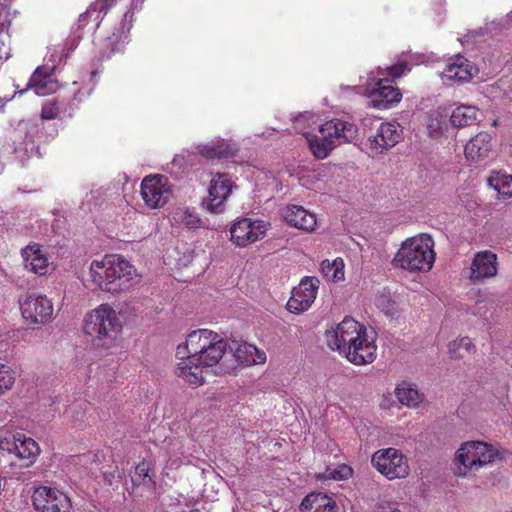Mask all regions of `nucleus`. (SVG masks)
<instances>
[{
  "mask_svg": "<svg viewBox=\"0 0 512 512\" xmlns=\"http://www.w3.org/2000/svg\"><path fill=\"white\" fill-rule=\"evenodd\" d=\"M497 260V255L490 250L475 253L468 268V279L472 283H482L495 277L498 273Z\"/></svg>",
  "mask_w": 512,
  "mask_h": 512,
  "instance_id": "nucleus-19",
  "label": "nucleus"
},
{
  "mask_svg": "<svg viewBox=\"0 0 512 512\" xmlns=\"http://www.w3.org/2000/svg\"><path fill=\"white\" fill-rule=\"evenodd\" d=\"M268 131H269L268 135H271L274 132V129H269Z\"/></svg>",
  "mask_w": 512,
  "mask_h": 512,
  "instance_id": "nucleus-48",
  "label": "nucleus"
},
{
  "mask_svg": "<svg viewBox=\"0 0 512 512\" xmlns=\"http://www.w3.org/2000/svg\"><path fill=\"white\" fill-rule=\"evenodd\" d=\"M25 127L26 125L19 124L18 131L14 133L11 139L0 138V173L3 170L5 161L15 158L23 162L25 157H29L34 151L35 145L33 142H25L23 147L22 144L16 146V141L20 138V134Z\"/></svg>",
  "mask_w": 512,
  "mask_h": 512,
  "instance_id": "nucleus-22",
  "label": "nucleus"
},
{
  "mask_svg": "<svg viewBox=\"0 0 512 512\" xmlns=\"http://www.w3.org/2000/svg\"><path fill=\"white\" fill-rule=\"evenodd\" d=\"M269 223L259 219L242 218L230 229L231 240L239 247H246L264 238Z\"/></svg>",
  "mask_w": 512,
  "mask_h": 512,
  "instance_id": "nucleus-15",
  "label": "nucleus"
},
{
  "mask_svg": "<svg viewBox=\"0 0 512 512\" xmlns=\"http://www.w3.org/2000/svg\"><path fill=\"white\" fill-rule=\"evenodd\" d=\"M378 512H404L398 503L382 502L378 506Z\"/></svg>",
  "mask_w": 512,
  "mask_h": 512,
  "instance_id": "nucleus-44",
  "label": "nucleus"
},
{
  "mask_svg": "<svg viewBox=\"0 0 512 512\" xmlns=\"http://www.w3.org/2000/svg\"><path fill=\"white\" fill-rule=\"evenodd\" d=\"M352 470L349 466L341 465L337 468H327L325 473L322 475V478L325 479H334V480H344L351 476Z\"/></svg>",
  "mask_w": 512,
  "mask_h": 512,
  "instance_id": "nucleus-42",
  "label": "nucleus"
},
{
  "mask_svg": "<svg viewBox=\"0 0 512 512\" xmlns=\"http://www.w3.org/2000/svg\"><path fill=\"white\" fill-rule=\"evenodd\" d=\"M32 503L37 512H68L71 507L70 499L65 493L47 486L34 490Z\"/></svg>",
  "mask_w": 512,
  "mask_h": 512,
  "instance_id": "nucleus-14",
  "label": "nucleus"
},
{
  "mask_svg": "<svg viewBox=\"0 0 512 512\" xmlns=\"http://www.w3.org/2000/svg\"><path fill=\"white\" fill-rule=\"evenodd\" d=\"M491 150V136L486 132L472 137L465 146V156L472 161L485 158Z\"/></svg>",
  "mask_w": 512,
  "mask_h": 512,
  "instance_id": "nucleus-28",
  "label": "nucleus"
},
{
  "mask_svg": "<svg viewBox=\"0 0 512 512\" xmlns=\"http://www.w3.org/2000/svg\"><path fill=\"white\" fill-rule=\"evenodd\" d=\"M474 348L472 340L469 337H462L449 343L448 351L453 358H463L465 354L470 353Z\"/></svg>",
  "mask_w": 512,
  "mask_h": 512,
  "instance_id": "nucleus-38",
  "label": "nucleus"
},
{
  "mask_svg": "<svg viewBox=\"0 0 512 512\" xmlns=\"http://www.w3.org/2000/svg\"><path fill=\"white\" fill-rule=\"evenodd\" d=\"M59 113L58 106L53 102H47L42 106L41 117L42 119L51 120L55 119Z\"/></svg>",
  "mask_w": 512,
  "mask_h": 512,
  "instance_id": "nucleus-43",
  "label": "nucleus"
},
{
  "mask_svg": "<svg viewBox=\"0 0 512 512\" xmlns=\"http://www.w3.org/2000/svg\"><path fill=\"white\" fill-rule=\"evenodd\" d=\"M344 264L341 259H335L330 262L329 260H324L321 263V271L324 277L330 281H339L344 278Z\"/></svg>",
  "mask_w": 512,
  "mask_h": 512,
  "instance_id": "nucleus-36",
  "label": "nucleus"
},
{
  "mask_svg": "<svg viewBox=\"0 0 512 512\" xmlns=\"http://www.w3.org/2000/svg\"><path fill=\"white\" fill-rule=\"evenodd\" d=\"M395 395L401 404L410 408L417 407L424 399L416 385L408 382L399 384L395 389Z\"/></svg>",
  "mask_w": 512,
  "mask_h": 512,
  "instance_id": "nucleus-30",
  "label": "nucleus"
},
{
  "mask_svg": "<svg viewBox=\"0 0 512 512\" xmlns=\"http://www.w3.org/2000/svg\"><path fill=\"white\" fill-rule=\"evenodd\" d=\"M375 304L386 316L394 317L398 313L395 300L390 293H381L376 297Z\"/></svg>",
  "mask_w": 512,
  "mask_h": 512,
  "instance_id": "nucleus-39",
  "label": "nucleus"
},
{
  "mask_svg": "<svg viewBox=\"0 0 512 512\" xmlns=\"http://www.w3.org/2000/svg\"><path fill=\"white\" fill-rule=\"evenodd\" d=\"M355 87H356V86H353V87H350V86L342 87V90H345V89H347V90H354L357 94H359V93H358V90H357V89H355Z\"/></svg>",
  "mask_w": 512,
  "mask_h": 512,
  "instance_id": "nucleus-45",
  "label": "nucleus"
},
{
  "mask_svg": "<svg viewBox=\"0 0 512 512\" xmlns=\"http://www.w3.org/2000/svg\"><path fill=\"white\" fill-rule=\"evenodd\" d=\"M195 151L207 159H227L234 157L238 153L239 147L232 141L215 138L207 143L195 145Z\"/></svg>",
  "mask_w": 512,
  "mask_h": 512,
  "instance_id": "nucleus-24",
  "label": "nucleus"
},
{
  "mask_svg": "<svg viewBox=\"0 0 512 512\" xmlns=\"http://www.w3.org/2000/svg\"><path fill=\"white\" fill-rule=\"evenodd\" d=\"M83 330L95 340L107 344L117 338L122 324L117 312L109 304H101L86 314Z\"/></svg>",
  "mask_w": 512,
  "mask_h": 512,
  "instance_id": "nucleus-7",
  "label": "nucleus"
},
{
  "mask_svg": "<svg viewBox=\"0 0 512 512\" xmlns=\"http://www.w3.org/2000/svg\"><path fill=\"white\" fill-rule=\"evenodd\" d=\"M447 126V113L441 109L430 113L427 122V129L431 137L436 138L443 133Z\"/></svg>",
  "mask_w": 512,
  "mask_h": 512,
  "instance_id": "nucleus-35",
  "label": "nucleus"
},
{
  "mask_svg": "<svg viewBox=\"0 0 512 512\" xmlns=\"http://www.w3.org/2000/svg\"><path fill=\"white\" fill-rule=\"evenodd\" d=\"M10 56V36L8 34V21L6 3L0 2V61Z\"/></svg>",
  "mask_w": 512,
  "mask_h": 512,
  "instance_id": "nucleus-34",
  "label": "nucleus"
},
{
  "mask_svg": "<svg viewBox=\"0 0 512 512\" xmlns=\"http://www.w3.org/2000/svg\"><path fill=\"white\" fill-rule=\"evenodd\" d=\"M138 278L137 270L125 258L107 254L91 261L89 281L104 292L118 294L129 290Z\"/></svg>",
  "mask_w": 512,
  "mask_h": 512,
  "instance_id": "nucleus-3",
  "label": "nucleus"
},
{
  "mask_svg": "<svg viewBox=\"0 0 512 512\" xmlns=\"http://www.w3.org/2000/svg\"><path fill=\"white\" fill-rule=\"evenodd\" d=\"M434 241L420 234L404 241L394 257L396 266L408 271L428 272L435 262Z\"/></svg>",
  "mask_w": 512,
  "mask_h": 512,
  "instance_id": "nucleus-6",
  "label": "nucleus"
},
{
  "mask_svg": "<svg viewBox=\"0 0 512 512\" xmlns=\"http://www.w3.org/2000/svg\"><path fill=\"white\" fill-rule=\"evenodd\" d=\"M477 115L478 109L475 106L460 105L453 110L450 122L457 128L469 126L476 122Z\"/></svg>",
  "mask_w": 512,
  "mask_h": 512,
  "instance_id": "nucleus-31",
  "label": "nucleus"
},
{
  "mask_svg": "<svg viewBox=\"0 0 512 512\" xmlns=\"http://www.w3.org/2000/svg\"><path fill=\"white\" fill-rule=\"evenodd\" d=\"M15 380V371L10 366L0 363V396L13 387Z\"/></svg>",
  "mask_w": 512,
  "mask_h": 512,
  "instance_id": "nucleus-40",
  "label": "nucleus"
},
{
  "mask_svg": "<svg viewBox=\"0 0 512 512\" xmlns=\"http://www.w3.org/2000/svg\"><path fill=\"white\" fill-rule=\"evenodd\" d=\"M54 68L38 67L31 75L28 88L33 89L38 96H46L54 93L57 88V81L53 76Z\"/></svg>",
  "mask_w": 512,
  "mask_h": 512,
  "instance_id": "nucleus-26",
  "label": "nucleus"
},
{
  "mask_svg": "<svg viewBox=\"0 0 512 512\" xmlns=\"http://www.w3.org/2000/svg\"><path fill=\"white\" fill-rule=\"evenodd\" d=\"M477 68L464 56L458 54L450 58L441 73L444 82L464 83L472 79Z\"/></svg>",
  "mask_w": 512,
  "mask_h": 512,
  "instance_id": "nucleus-23",
  "label": "nucleus"
},
{
  "mask_svg": "<svg viewBox=\"0 0 512 512\" xmlns=\"http://www.w3.org/2000/svg\"><path fill=\"white\" fill-rule=\"evenodd\" d=\"M233 356L237 362L245 365L262 364L266 361L265 352L249 343L238 344L233 350Z\"/></svg>",
  "mask_w": 512,
  "mask_h": 512,
  "instance_id": "nucleus-29",
  "label": "nucleus"
},
{
  "mask_svg": "<svg viewBox=\"0 0 512 512\" xmlns=\"http://www.w3.org/2000/svg\"><path fill=\"white\" fill-rule=\"evenodd\" d=\"M402 133L398 123L381 122L375 132L368 136L367 150L370 156L376 157L394 147L401 139Z\"/></svg>",
  "mask_w": 512,
  "mask_h": 512,
  "instance_id": "nucleus-12",
  "label": "nucleus"
},
{
  "mask_svg": "<svg viewBox=\"0 0 512 512\" xmlns=\"http://www.w3.org/2000/svg\"><path fill=\"white\" fill-rule=\"evenodd\" d=\"M22 317L28 324H46L52 321L54 307L45 295L30 294L20 302Z\"/></svg>",
  "mask_w": 512,
  "mask_h": 512,
  "instance_id": "nucleus-13",
  "label": "nucleus"
},
{
  "mask_svg": "<svg viewBox=\"0 0 512 512\" xmlns=\"http://www.w3.org/2000/svg\"><path fill=\"white\" fill-rule=\"evenodd\" d=\"M176 357L179 360L175 366V374L190 386L198 387L204 383L203 372L207 369L199 361L193 360L194 356L188 352L178 354L176 348Z\"/></svg>",
  "mask_w": 512,
  "mask_h": 512,
  "instance_id": "nucleus-21",
  "label": "nucleus"
},
{
  "mask_svg": "<svg viewBox=\"0 0 512 512\" xmlns=\"http://www.w3.org/2000/svg\"><path fill=\"white\" fill-rule=\"evenodd\" d=\"M301 512H338V507L331 497L323 493H311L300 504Z\"/></svg>",
  "mask_w": 512,
  "mask_h": 512,
  "instance_id": "nucleus-27",
  "label": "nucleus"
},
{
  "mask_svg": "<svg viewBox=\"0 0 512 512\" xmlns=\"http://www.w3.org/2000/svg\"><path fill=\"white\" fill-rule=\"evenodd\" d=\"M320 281L314 276H305L299 285L292 290V295L287 302V309L291 313L300 314L307 311L314 303Z\"/></svg>",
  "mask_w": 512,
  "mask_h": 512,
  "instance_id": "nucleus-16",
  "label": "nucleus"
},
{
  "mask_svg": "<svg viewBox=\"0 0 512 512\" xmlns=\"http://www.w3.org/2000/svg\"><path fill=\"white\" fill-rule=\"evenodd\" d=\"M372 466L386 479H402L409 475L407 457L398 449L389 447L379 449L371 457Z\"/></svg>",
  "mask_w": 512,
  "mask_h": 512,
  "instance_id": "nucleus-10",
  "label": "nucleus"
},
{
  "mask_svg": "<svg viewBox=\"0 0 512 512\" xmlns=\"http://www.w3.org/2000/svg\"><path fill=\"white\" fill-rule=\"evenodd\" d=\"M326 342L355 365L372 363L376 358L375 335L351 317H345L335 328L326 331Z\"/></svg>",
  "mask_w": 512,
  "mask_h": 512,
  "instance_id": "nucleus-1",
  "label": "nucleus"
},
{
  "mask_svg": "<svg viewBox=\"0 0 512 512\" xmlns=\"http://www.w3.org/2000/svg\"><path fill=\"white\" fill-rule=\"evenodd\" d=\"M506 22H511L512 24V12L506 16Z\"/></svg>",
  "mask_w": 512,
  "mask_h": 512,
  "instance_id": "nucleus-46",
  "label": "nucleus"
},
{
  "mask_svg": "<svg viewBox=\"0 0 512 512\" xmlns=\"http://www.w3.org/2000/svg\"><path fill=\"white\" fill-rule=\"evenodd\" d=\"M295 129L302 133L309 144L312 154L318 159H325L337 144L353 141L358 132L357 126L341 119H332L318 125V134L314 135L305 131L304 124L308 126L317 124V118L313 113L305 112L294 120Z\"/></svg>",
  "mask_w": 512,
  "mask_h": 512,
  "instance_id": "nucleus-2",
  "label": "nucleus"
},
{
  "mask_svg": "<svg viewBox=\"0 0 512 512\" xmlns=\"http://www.w3.org/2000/svg\"><path fill=\"white\" fill-rule=\"evenodd\" d=\"M236 187L230 174L225 172L212 174L208 186V195L202 201L203 208L212 214L224 213L226 201Z\"/></svg>",
  "mask_w": 512,
  "mask_h": 512,
  "instance_id": "nucleus-11",
  "label": "nucleus"
},
{
  "mask_svg": "<svg viewBox=\"0 0 512 512\" xmlns=\"http://www.w3.org/2000/svg\"><path fill=\"white\" fill-rule=\"evenodd\" d=\"M498 457V450L485 442L467 441L461 444L455 454V474L466 476L472 470L492 463Z\"/></svg>",
  "mask_w": 512,
  "mask_h": 512,
  "instance_id": "nucleus-8",
  "label": "nucleus"
},
{
  "mask_svg": "<svg viewBox=\"0 0 512 512\" xmlns=\"http://www.w3.org/2000/svg\"><path fill=\"white\" fill-rule=\"evenodd\" d=\"M410 71L404 61L384 69L378 67L370 72L364 85H356L355 89L359 94L366 95L371 99L374 108L389 109L402 99V93L397 87L389 83Z\"/></svg>",
  "mask_w": 512,
  "mask_h": 512,
  "instance_id": "nucleus-4",
  "label": "nucleus"
},
{
  "mask_svg": "<svg viewBox=\"0 0 512 512\" xmlns=\"http://www.w3.org/2000/svg\"><path fill=\"white\" fill-rule=\"evenodd\" d=\"M0 449L14 453L20 460L27 461L26 466L32 464L40 453L37 442L21 433L8 436L0 434Z\"/></svg>",
  "mask_w": 512,
  "mask_h": 512,
  "instance_id": "nucleus-18",
  "label": "nucleus"
},
{
  "mask_svg": "<svg viewBox=\"0 0 512 512\" xmlns=\"http://www.w3.org/2000/svg\"><path fill=\"white\" fill-rule=\"evenodd\" d=\"M489 186L494 189L500 197H512V176L502 172L493 171L488 178Z\"/></svg>",
  "mask_w": 512,
  "mask_h": 512,
  "instance_id": "nucleus-32",
  "label": "nucleus"
},
{
  "mask_svg": "<svg viewBox=\"0 0 512 512\" xmlns=\"http://www.w3.org/2000/svg\"><path fill=\"white\" fill-rule=\"evenodd\" d=\"M4 107V101L3 99L0 97V110Z\"/></svg>",
  "mask_w": 512,
  "mask_h": 512,
  "instance_id": "nucleus-47",
  "label": "nucleus"
},
{
  "mask_svg": "<svg viewBox=\"0 0 512 512\" xmlns=\"http://www.w3.org/2000/svg\"><path fill=\"white\" fill-rule=\"evenodd\" d=\"M141 196L151 209L164 206L171 196L167 177L163 175L146 176L141 183Z\"/></svg>",
  "mask_w": 512,
  "mask_h": 512,
  "instance_id": "nucleus-17",
  "label": "nucleus"
},
{
  "mask_svg": "<svg viewBox=\"0 0 512 512\" xmlns=\"http://www.w3.org/2000/svg\"><path fill=\"white\" fill-rule=\"evenodd\" d=\"M171 221L175 225L184 226L188 229H197L203 226V221L192 209L180 208L173 212Z\"/></svg>",
  "mask_w": 512,
  "mask_h": 512,
  "instance_id": "nucleus-33",
  "label": "nucleus"
},
{
  "mask_svg": "<svg viewBox=\"0 0 512 512\" xmlns=\"http://www.w3.org/2000/svg\"><path fill=\"white\" fill-rule=\"evenodd\" d=\"M117 0H98L96 4L91 5L85 13L80 15V21L86 18H92L93 21L98 22L100 14L105 15L110 7H112ZM144 0H130L129 8L123 16L121 27L117 32H114L108 38L109 45L113 52L120 51L124 44L127 42L128 33L133 25V15L135 12L140 11L143 6Z\"/></svg>",
  "mask_w": 512,
  "mask_h": 512,
  "instance_id": "nucleus-9",
  "label": "nucleus"
},
{
  "mask_svg": "<svg viewBox=\"0 0 512 512\" xmlns=\"http://www.w3.org/2000/svg\"><path fill=\"white\" fill-rule=\"evenodd\" d=\"M149 471H150V467H149L148 463H146V462L139 463L135 467V470H134L133 474L131 475V480H132L133 484L137 485V486L144 485V486H147L148 488H153L155 483L152 480V478L149 474Z\"/></svg>",
  "mask_w": 512,
  "mask_h": 512,
  "instance_id": "nucleus-37",
  "label": "nucleus"
},
{
  "mask_svg": "<svg viewBox=\"0 0 512 512\" xmlns=\"http://www.w3.org/2000/svg\"><path fill=\"white\" fill-rule=\"evenodd\" d=\"M282 216L289 226L306 232L314 231L317 226L316 215L303 206L288 205L283 209Z\"/></svg>",
  "mask_w": 512,
  "mask_h": 512,
  "instance_id": "nucleus-25",
  "label": "nucleus"
},
{
  "mask_svg": "<svg viewBox=\"0 0 512 512\" xmlns=\"http://www.w3.org/2000/svg\"><path fill=\"white\" fill-rule=\"evenodd\" d=\"M24 267L27 271L45 276L54 270L49 260L48 249L38 243H31L21 250Z\"/></svg>",
  "mask_w": 512,
  "mask_h": 512,
  "instance_id": "nucleus-20",
  "label": "nucleus"
},
{
  "mask_svg": "<svg viewBox=\"0 0 512 512\" xmlns=\"http://www.w3.org/2000/svg\"><path fill=\"white\" fill-rule=\"evenodd\" d=\"M500 26L499 22L492 21L491 23H487L485 28H479L476 30L469 31L463 38H459V41L462 43H474L477 41V37L483 36L485 32L492 33Z\"/></svg>",
  "mask_w": 512,
  "mask_h": 512,
  "instance_id": "nucleus-41",
  "label": "nucleus"
},
{
  "mask_svg": "<svg viewBox=\"0 0 512 512\" xmlns=\"http://www.w3.org/2000/svg\"><path fill=\"white\" fill-rule=\"evenodd\" d=\"M228 348L226 340L210 329H197L188 333L185 342L178 345V354L194 356L207 369L218 365Z\"/></svg>",
  "mask_w": 512,
  "mask_h": 512,
  "instance_id": "nucleus-5",
  "label": "nucleus"
}]
</instances>
